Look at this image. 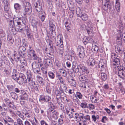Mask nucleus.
<instances>
[{
  "instance_id": "1",
  "label": "nucleus",
  "mask_w": 125,
  "mask_h": 125,
  "mask_svg": "<svg viewBox=\"0 0 125 125\" xmlns=\"http://www.w3.org/2000/svg\"><path fill=\"white\" fill-rule=\"evenodd\" d=\"M27 79H26L25 75L23 73H20L19 74V77L18 79V83H27L29 88H31V74L30 71L27 72Z\"/></svg>"
},
{
  "instance_id": "2",
  "label": "nucleus",
  "mask_w": 125,
  "mask_h": 125,
  "mask_svg": "<svg viewBox=\"0 0 125 125\" xmlns=\"http://www.w3.org/2000/svg\"><path fill=\"white\" fill-rule=\"evenodd\" d=\"M62 37L60 34H59L57 37V40L55 42L56 46L58 48H62L63 46V42L62 41Z\"/></svg>"
},
{
  "instance_id": "3",
  "label": "nucleus",
  "mask_w": 125,
  "mask_h": 125,
  "mask_svg": "<svg viewBox=\"0 0 125 125\" xmlns=\"http://www.w3.org/2000/svg\"><path fill=\"white\" fill-rule=\"evenodd\" d=\"M20 21L21 23L19 24H18V25L16 26L15 28V31L18 32H21V31L25 27V21L21 20Z\"/></svg>"
},
{
  "instance_id": "4",
  "label": "nucleus",
  "mask_w": 125,
  "mask_h": 125,
  "mask_svg": "<svg viewBox=\"0 0 125 125\" xmlns=\"http://www.w3.org/2000/svg\"><path fill=\"white\" fill-rule=\"evenodd\" d=\"M90 119V115H86L85 116L83 114L80 113L79 118L78 119V121H81L83 122H85L87 120L89 121Z\"/></svg>"
},
{
  "instance_id": "5",
  "label": "nucleus",
  "mask_w": 125,
  "mask_h": 125,
  "mask_svg": "<svg viewBox=\"0 0 125 125\" xmlns=\"http://www.w3.org/2000/svg\"><path fill=\"white\" fill-rule=\"evenodd\" d=\"M118 76L123 80L125 79V69L122 67L118 68Z\"/></svg>"
},
{
  "instance_id": "6",
  "label": "nucleus",
  "mask_w": 125,
  "mask_h": 125,
  "mask_svg": "<svg viewBox=\"0 0 125 125\" xmlns=\"http://www.w3.org/2000/svg\"><path fill=\"white\" fill-rule=\"evenodd\" d=\"M18 52L22 57H24L26 52V48L23 46H20L18 49Z\"/></svg>"
},
{
  "instance_id": "7",
  "label": "nucleus",
  "mask_w": 125,
  "mask_h": 125,
  "mask_svg": "<svg viewBox=\"0 0 125 125\" xmlns=\"http://www.w3.org/2000/svg\"><path fill=\"white\" fill-rule=\"evenodd\" d=\"M67 114L68 115L70 118L73 117L74 113V109L69 107H67L65 108Z\"/></svg>"
},
{
  "instance_id": "8",
  "label": "nucleus",
  "mask_w": 125,
  "mask_h": 125,
  "mask_svg": "<svg viewBox=\"0 0 125 125\" xmlns=\"http://www.w3.org/2000/svg\"><path fill=\"white\" fill-rule=\"evenodd\" d=\"M112 61V67L115 68L118 67L120 63L119 59H116Z\"/></svg>"
},
{
  "instance_id": "9",
  "label": "nucleus",
  "mask_w": 125,
  "mask_h": 125,
  "mask_svg": "<svg viewBox=\"0 0 125 125\" xmlns=\"http://www.w3.org/2000/svg\"><path fill=\"white\" fill-rule=\"evenodd\" d=\"M88 65L92 67L95 64V61L92 58H90L87 61Z\"/></svg>"
},
{
  "instance_id": "10",
  "label": "nucleus",
  "mask_w": 125,
  "mask_h": 125,
  "mask_svg": "<svg viewBox=\"0 0 125 125\" xmlns=\"http://www.w3.org/2000/svg\"><path fill=\"white\" fill-rule=\"evenodd\" d=\"M32 26L35 28H36L37 26V24L38 22L37 19V18L36 16H35L34 17L33 16V19L32 20Z\"/></svg>"
},
{
  "instance_id": "11",
  "label": "nucleus",
  "mask_w": 125,
  "mask_h": 125,
  "mask_svg": "<svg viewBox=\"0 0 125 125\" xmlns=\"http://www.w3.org/2000/svg\"><path fill=\"white\" fill-rule=\"evenodd\" d=\"M65 25L67 31H69L71 29V23L69 19L67 20L65 23Z\"/></svg>"
},
{
  "instance_id": "12",
  "label": "nucleus",
  "mask_w": 125,
  "mask_h": 125,
  "mask_svg": "<svg viewBox=\"0 0 125 125\" xmlns=\"http://www.w3.org/2000/svg\"><path fill=\"white\" fill-rule=\"evenodd\" d=\"M53 21L52 20H50L49 21V26L50 31H54L55 29V26L53 23Z\"/></svg>"
},
{
  "instance_id": "13",
  "label": "nucleus",
  "mask_w": 125,
  "mask_h": 125,
  "mask_svg": "<svg viewBox=\"0 0 125 125\" xmlns=\"http://www.w3.org/2000/svg\"><path fill=\"white\" fill-rule=\"evenodd\" d=\"M79 78L81 81L83 82H88V80L87 78L83 75L82 74L79 76Z\"/></svg>"
},
{
  "instance_id": "14",
  "label": "nucleus",
  "mask_w": 125,
  "mask_h": 125,
  "mask_svg": "<svg viewBox=\"0 0 125 125\" xmlns=\"http://www.w3.org/2000/svg\"><path fill=\"white\" fill-rule=\"evenodd\" d=\"M22 93V95L21 96H20V100H27L28 98V96L27 94L24 92L23 91Z\"/></svg>"
},
{
  "instance_id": "15",
  "label": "nucleus",
  "mask_w": 125,
  "mask_h": 125,
  "mask_svg": "<svg viewBox=\"0 0 125 125\" xmlns=\"http://www.w3.org/2000/svg\"><path fill=\"white\" fill-rule=\"evenodd\" d=\"M122 34H118L116 40V42L117 44H120L122 43Z\"/></svg>"
},
{
  "instance_id": "16",
  "label": "nucleus",
  "mask_w": 125,
  "mask_h": 125,
  "mask_svg": "<svg viewBox=\"0 0 125 125\" xmlns=\"http://www.w3.org/2000/svg\"><path fill=\"white\" fill-rule=\"evenodd\" d=\"M75 8L73 6H72L71 7H69V10H70L71 11V14L70 15V18H72L74 16V12L75 10Z\"/></svg>"
},
{
  "instance_id": "17",
  "label": "nucleus",
  "mask_w": 125,
  "mask_h": 125,
  "mask_svg": "<svg viewBox=\"0 0 125 125\" xmlns=\"http://www.w3.org/2000/svg\"><path fill=\"white\" fill-rule=\"evenodd\" d=\"M37 80L39 83L42 85H43L44 84L43 79L39 75L37 76Z\"/></svg>"
},
{
  "instance_id": "18",
  "label": "nucleus",
  "mask_w": 125,
  "mask_h": 125,
  "mask_svg": "<svg viewBox=\"0 0 125 125\" xmlns=\"http://www.w3.org/2000/svg\"><path fill=\"white\" fill-rule=\"evenodd\" d=\"M38 85L37 84V82L32 81V89L38 90Z\"/></svg>"
},
{
  "instance_id": "19",
  "label": "nucleus",
  "mask_w": 125,
  "mask_h": 125,
  "mask_svg": "<svg viewBox=\"0 0 125 125\" xmlns=\"http://www.w3.org/2000/svg\"><path fill=\"white\" fill-rule=\"evenodd\" d=\"M13 20L14 21V22H15L16 23L15 26V28L16 26L18 25V24H19L21 23V22H20V21H21V18L18 17H14L13 18Z\"/></svg>"
},
{
  "instance_id": "20",
  "label": "nucleus",
  "mask_w": 125,
  "mask_h": 125,
  "mask_svg": "<svg viewBox=\"0 0 125 125\" xmlns=\"http://www.w3.org/2000/svg\"><path fill=\"white\" fill-rule=\"evenodd\" d=\"M76 95L77 97V99L78 100L77 102H78V104H79L78 102L80 101L78 100V99H82L83 96L81 93L78 92H77L76 93Z\"/></svg>"
},
{
  "instance_id": "21",
  "label": "nucleus",
  "mask_w": 125,
  "mask_h": 125,
  "mask_svg": "<svg viewBox=\"0 0 125 125\" xmlns=\"http://www.w3.org/2000/svg\"><path fill=\"white\" fill-rule=\"evenodd\" d=\"M81 18L82 20L84 21H86L88 19V16L86 14L83 13L80 17Z\"/></svg>"
},
{
  "instance_id": "22",
  "label": "nucleus",
  "mask_w": 125,
  "mask_h": 125,
  "mask_svg": "<svg viewBox=\"0 0 125 125\" xmlns=\"http://www.w3.org/2000/svg\"><path fill=\"white\" fill-rule=\"evenodd\" d=\"M11 96L12 98L16 100H17L18 99V96L17 94L14 92H11L10 93Z\"/></svg>"
},
{
  "instance_id": "23",
  "label": "nucleus",
  "mask_w": 125,
  "mask_h": 125,
  "mask_svg": "<svg viewBox=\"0 0 125 125\" xmlns=\"http://www.w3.org/2000/svg\"><path fill=\"white\" fill-rule=\"evenodd\" d=\"M51 33L50 35H51V37L52 40H55V38L56 36V32H55L54 31H50Z\"/></svg>"
},
{
  "instance_id": "24",
  "label": "nucleus",
  "mask_w": 125,
  "mask_h": 125,
  "mask_svg": "<svg viewBox=\"0 0 125 125\" xmlns=\"http://www.w3.org/2000/svg\"><path fill=\"white\" fill-rule=\"evenodd\" d=\"M76 12L77 16L79 17L82 14L81 11L79 7L77 8L76 9Z\"/></svg>"
},
{
  "instance_id": "25",
  "label": "nucleus",
  "mask_w": 125,
  "mask_h": 125,
  "mask_svg": "<svg viewBox=\"0 0 125 125\" xmlns=\"http://www.w3.org/2000/svg\"><path fill=\"white\" fill-rule=\"evenodd\" d=\"M48 75L49 78L52 79H53L55 77L54 74L52 72H50L48 73Z\"/></svg>"
},
{
  "instance_id": "26",
  "label": "nucleus",
  "mask_w": 125,
  "mask_h": 125,
  "mask_svg": "<svg viewBox=\"0 0 125 125\" xmlns=\"http://www.w3.org/2000/svg\"><path fill=\"white\" fill-rule=\"evenodd\" d=\"M13 56L14 59L15 60V61L16 62H18L19 60L20 55L16 52H14L13 54Z\"/></svg>"
},
{
  "instance_id": "27",
  "label": "nucleus",
  "mask_w": 125,
  "mask_h": 125,
  "mask_svg": "<svg viewBox=\"0 0 125 125\" xmlns=\"http://www.w3.org/2000/svg\"><path fill=\"white\" fill-rule=\"evenodd\" d=\"M52 60H50L48 58L47 60H45L46 61V63H47L48 65L49 66L51 67H52L53 66L52 61Z\"/></svg>"
},
{
  "instance_id": "28",
  "label": "nucleus",
  "mask_w": 125,
  "mask_h": 125,
  "mask_svg": "<svg viewBox=\"0 0 125 125\" xmlns=\"http://www.w3.org/2000/svg\"><path fill=\"white\" fill-rule=\"evenodd\" d=\"M9 24L11 27L12 28H14L15 30V26L16 25V23L14 22V21L12 20H9Z\"/></svg>"
},
{
  "instance_id": "29",
  "label": "nucleus",
  "mask_w": 125,
  "mask_h": 125,
  "mask_svg": "<svg viewBox=\"0 0 125 125\" xmlns=\"http://www.w3.org/2000/svg\"><path fill=\"white\" fill-rule=\"evenodd\" d=\"M7 40L8 42L10 44H12L14 42L13 38L10 36H9L8 37Z\"/></svg>"
},
{
  "instance_id": "30",
  "label": "nucleus",
  "mask_w": 125,
  "mask_h": 125,
  "mask_svg": "<svg viewBox=\"0 0 125 125\" xmlns=\"http://www.w3.org/2000/svg\"><path fill=\"white\" fill-rule=\"evenodd\" d=\"M77 51L79 52V53H84V48L83 47L81 46L78 47L77 48Z\"/></svg>"
},
{
  "instance_id": "31",
  "label": "nucleus",
  "mask_w": 125,
  "mask_h": 125,
  "mask_svg": "<svg viewBox=\"0 0 125 125\" xmlns=\"http://www.w3.org/2000/svg\"><path fill=\"white\" fill-rule=\"evenodd\" d=\"M101 74V79L103 81H105L107 78L106 74L104 73H102Z\"/></svg>"
},
{
  "instance_id": "32",
  "label": "nucleus",
  "mask_w": 125,
  "mask_h": 125,
  "mask_svg": "<svg viewBox=\"0 0 125 125\" xmlns=\"http://www.w3.org/2000/svg\"><path fill=\"white\" fill-rule=\"evenodd\" d=\"M105 64L103 62H100L99 64V68H101V69L100 70L101 71H102L103 70L105 69L104 66H105Z\"/></svg>"
},
{
  "instance_id": "33",
  "label": "nucleus",
  "mask_w": 125,
  "mask_h": 125,
  "mask_svg": "<svg viewBox=\"0 0 125 125\" xmlns=\"http://www.w3.org/2000/svg\"><path fill=\"white\" fill-rule=\"evenodd\" d=\"M32 57L33 59L34 60H36L38 57L37 56L36 54L35 53L34 50H32Z\"/></svg>"
},
{
  "instance_id": "34",
  "label": "nucleus",
  "mask_w": 125,
  "mask_h": 125,
  "mask_svg": "<svg viewBox=\"0 0 125 125\" xmlns=\"http://www.w3.org/2000/svg\"><path fill=\"white\" fill-rule=\"evenodd\" d=\"M68 82H69L71 85L73 86H76V83L75 81L73 79H69Z\"/></svg>"
},
{
  "instance_id": "35",
  "label": "nucleus",
  "mask_w": 125,
  "mask_h": 125,
  "mask_svg": "<svg viewBox=\"0 0 125 125\" xmlns=\"http://www.w3.org/2000/svg\"><path fill=\"white\" fill-rule=\"evenodd\" d=\"M18 75L17 74H13L12 75L11 77L15 81H17V82H18V79L19 77Z\"/></svg>"
},
{
  "instance_id": "36",
  "label": "nucleus",
  "mask_w": 125,
  "mask_h": 125,
  "mask_svg": "<svg viewBox=\"0 0 125 125\" xmlns=\"http://www.w3.org/2000/svg\"><path fill=\"white\" fill-rule=\"evenodd\" d=\"M120 5L119 2H115V7L116 10L118 11L120 10Z\"/></svg>"
},
{
  "instance_id": "37",
  "label": "nucleus",
  "mask_w": 125,
  "mask_h": 125,
  "mask_svg": "<svg viewBox=\"0 0 125 125\" xmlns=\"http://www.w3.org/2000/svg\"><path fill=\"white\" fill-rule=\"evenodd\" d=\"M31 50H30L28 52V55L27 60L31 62Z\"/></svg>"
},
{
  "instance_id": "38",
  "label": "nucleus",
  "mask_w": 125,
  "mask_h": 125,
  "mask_svg": "<svg viewBox=\"0 0 125 125\" xmlns=\"http://www.w3.org/2000/svg\"><path fill=\"white\" fill-rule=\"evenodd\" d=\"M81 107L83 109L87 108V103L86 102H84L81 103L80 105Z\"/></svg>"
},
{
  "instance_id": "39",
  "label": "nucleus",
  "mask_w": 125,
  "mask_h": 125,
  "mask_svg": "<svg viewBox=\"0 0 125 125\" xmlns=\"http://www.w3.org/2000/svg\"><path fill=\"white\" fill-rule=\"evenodd\" d=\"M82 73L83 74L86 73L87 74L89 73V71L87 68L86 67H84L82 71Z\"/></svg>"
},
{
  "instance_id": "40",
  "label": "nucleus",
  "mask_w": 125,
  "mask_h": 125,
  "mask_svg": "<svg viewBox=\"0 0 125 125\" xmlns=\"http://www.w3.org/2000/svg\"><path fill=\"white\" fill-rule=\"evenodd\" d=\"M20 6L17 3H15L14 5V7L16 10H19L20 8Z\"/></svg>"
},
{
  "instance_id": "41",
  "label": "nucleus",
  "mask_w": 125,
  "mask_h": 125,
  "mask_svg": "<svg viewBox=\"0 0 125 125\" xmlns=\"http://www.w3.org/2000/svg\"><path fill=\"white\" fill-rule=\"evenodd\" d=\"M31 30L30 29H26L27 35L28 38L31 39Z\"/></svg>"
},
{
  "instance_id": "42",
  "label": "nucleus",
  "mask_w": 125,
  "mask_h": 125,
  "mask_svg": "<svg viewBox=\"0 0 125 125\" xmlns=\"http://www.w3.org/2000/svg\"><path fill=\"white\" fill-rule=\"evenodd\" d=\"M18 125H24L23 121L20 119L18 118L16 120Z\"/></svg>"
},
{
  "instance_id": "43",
  "label": "nucleus",
  "mask_w": 125,
  "mask_h": 125,
  "mask_svg": "<svg viewBox=\"0 0 125 125\" xmlns=\"http://www.w3.org/2000/svg\"><path fill=\"white\" fill-rule=\"evenodd\" d=\"M92 117L94 121L95 122L96 121L97 118L99 119V116L98 115H93L92 116Z\"/></svg>"
},
{
  "instance_id": "44",
  "label": "nucleus",
  "mask_w": 125,
  "mask_h": 125,
  "mask_svg": "<svg viewBox=\"0 0 125 125\" xmlns=\"http://www.w3.org/2000/svg\"><path fill=\"white\" fill-rule=\"evenodd\" d=\"M87 108L90 110H93L95 108L94 105L92 104H89L87 106Z\"/></svg>"
},
{
  "instance_id": "45",
  "label": "nucleus",
  "mask_w": 125,
  "mask_h": 125,
  "mask_svg": "<svg viewBox=\"0 0 125 125\" xmlns=\"http://www.w3.org/2000/svg\"><path fill=\"white\" fill-rule=\"evenodd\" d=\"M6 120L10 123H13L14 122V120L10 117L9 116H7L6 117Z\"/></svg>"
},
{
  "instance_id": "46",
  "label": "nucleus",
  "mask_w": 125,
  "mask_h": 125,
  "mask_svg": "<svg viewBox=\"0 0 125 125\" xmlns=\"http://www.w3.org/2000/svg\"><path fill=\"white\" fill-rule=\"evenodd\" d=\"M60 69L62 71L60 72L62 73V76L64 77H66L67 75L66 71L63 69L60 68Z\"/></svg>"
},
{
  "instance_id": "47",
  "label": "nucleus",
  "mask_w": 125,
  "mask_h": 125,
  "mask_svg": "<svg viewBox=\"0 0 125 125\" xmlns=\"http://www.w3.org/2000/svg\"><path fill=\"white\" fill-rule=\"evenodd\" d=\"M39 67L38 65L36 62L33 63L32 65V69L36 68L38 67Z\"/></svg>"
},
{
  "instance_id": "48",
  "label": "nucleus",
  "mask_w": 125,
  "mask_h": 125,
  "mask_svg": "<svg viewBox=\"0 0 125 125\" xmlns=\"http://www.w3.org/2000/svg\"><path fill=\"white\" fill-rule=\"evenodd\" d=\"M92 49L94 50V52L96 51L97 52L99 50L98 47L96 45L92 46Z\"/></svg>"
},
{
  "instance_id": "49",
  "label": "nucleus",
  "mask_w": 125,
  "mask_h": 125,
  "mask_svg": "<svg viewBox=\"0 0 125 125\" xmlns=\"http://www.w3.org/2000/svg\"><path fill=\"white\" fill-rule=\"evenodd\" d=\"M44 102H49L51 99L50 97L48 95L44 96Z\"/></svg>"
},
{
  "instance_id": "50",
  "label": "nucleus",
  "mask_w": 125,
  "mask_h": 125,
  "mask_svg": "<svg viewBox=\"0 0 125 125\" xmlns=\"http://www.w3.org/2000/svg\"><path fill=\"white\" fill-rule=\"evenodd\" d=\"M56 98L57 99V103L59 105H60L61 103V98L58 96V95H56Z\"/></svg>"
},
{
  "instance_id": "51",
  "label": "nucleus",
  "mask_w": 125,
  "mask_h": 125,
  "mask_svg": "<svg viewBox=\"0 0 125 125\" xmlns=\"http://www.w3.org/2000/svg\"><path fill=\"white\" fill-rule=\"evenodd\" d=\"M45 98L44 96L43 95H41L40 96L39 100L42 102H44Z\"/></svg>"
},
{
  "instance_id": "52",
  "label": "nucleus",
  "mask_w": 125,
  "mask_h": 125,
  "mask_svg": "<svg viewBox=\"0 0 125 125\" xmlns=\"http://www.w3.org/2000/svg\"><path fill=\"white\" fill-rule=\"evenodd\" d=\"M2 107L3 108L4 110L5 111H8L9 110V107L7 106V105L4 103L2 105Z\"/></svg>"
},
{
  "instance_id": "53",
  "label": "nucleus",
  "mask_w": 125,
  "mask_h": 125,
  "mask_svg": "<svg viewBox=\"0 0 125 125\" xmlns=\"http://www.w3.org/2000/svg\"><path fill=\"white\" fill-rule=\"evenodd\" d=\"M106 2H105V4L107 6V7L110 8V0H105Z\"/></svg>"
},
{
  "instance_id": "54",
  "label": "nucleus",
  "mask_w": 125,
  "mask_h": 125,
  "mask_svg": "<svg viewBox=\"0 0 125 125\" xmlns=\"http://www.w3.org/2000/svg\"><path fill=\"white\" fill-rule=\"evenodd\" d=\"M58 125H61L64 123L63 119H59L58 121Z\"/></svg>"
},
{
  "instance_id": "55",
  "label": "nucleus",
  "mask_w": 125,
  "mask_h": 125,
  "mask_svg": "<svg viewBox=\"0 0 125 125\" xmlns=\"http://www.w3.org/2000/svg\"><path fill=\"white\" fill-rule=\"evenodd\" d=\"M33 70L34 72L35 73H38L40 71V69L39 67L33 69Z\"/></svg>"
},
{
  "instance_id": "56",
  "label": "nucleus",
  "mask_w": 125,
  "mask_h": 125,
  "mask_svg": "<svg viewBox=\"0 0 125 125\" xmlns=\"http://www.w3.org/2000/svg\"><path fill=\"white\" fill-rule=\"evenodd\" d=\"M56 65L58 67L60 68L62 66L61 62L58 60H56L55 61Z\"/></svg>"
},
{
  "instance_id": "57",
  "label": "nucleus",
  "mask_w": 125,
  "mask_h": 125,
  "mask_svg": "<svg viewBox=\"0 0 125 125\" xmlns=\"http://www.w3.org/2000/svg\"><path fill=\"white\" fill-rule=\"evenodd\" d=\"M40 123L41 125H48L47 123L44 120L41 121Z\"/></svg>"
},
{
  "instance_id": "58",
  "label": "nucleus",
  "mask_w": 125,
  "mask_h": 125,
  "mask_svg": "<svg viewBox=\"0 0 125 125\" xmlns=\"http://www.w3.org/2000/svg\"><path fill=\"white\" fill-rule=\"evenodd\" d=\"M36 11L38 12H39L42 10V6H39L38 7H35Z\"/></svg>"
},
{
  "instance_id": "59",
  "label": "nucleus",
  "mask_w": 125,
  "mask_h": 125,
  "mask_svg": "<svg viewBox=\"0 0 125 125\" xmlns=\"http://www.w3.org/2000/svg\"><path fill=\"white\" fill-rule=\"evenodd\" d=\"M5 64V62L3 60H0V67H3Z\"/></svg>"
},
{
  "instance_id": "60",
  "label": "nucleus",
  "mask_w": 125,
  "mask_h": 125,
  "mask_svg": "<svg viewBox=\"0 0 125 125\" xmlns=\"http://www.w3.org/2000/svg\"><path fill=\"white\" fill-rule=\"evenodd\" d=\"M119 89H120V91L121 92L123 93V94H125V92L124 91V88L123 86L122 87H119Z\"/></svg>"
},
{
  "instance_id": "61",
  "label": "nucleus",
  "mask_w": 125,
  "mask_h": 125,
  "mask_svg": "<svg viewBox=\"0 0 125 125\" xmlns=\"http://www.w3.org/2000/svg\"><path fill=\"white\" fill-rule=\"evenodd\" d=\"M79 55L80 57L82 59H83L85 56L84 53H79Z\"/></svg>"
},
{
  "instance_id": "62",
  "label": "nucleus",
  "mask_w": 125,
  "mask_h": 125,
  "mask_svg": "<svg viewBox=\"0 0 125 125\" xmlns=\"http://www.w3.org/2000/svg\"><path fill=\"white\" fill-rule=\"evenodd\" d=\"M7 86L8 90L10 91H12L13 90V86L12 85H7Z\"/></svg>"
},
{
  "instance_id": "63",
  "label": "nucleus",
  "mask_w": 125,
  "mask_h": 125,
  "mask_svg": "<svg viewBox=\"0 0 125 125\" xmlns=\"http://www.w3.org/2000/svg\"><path fill=\"white\" fill-rule=\"evenodd\" d=\"M77 67H78V68L79 69L80 71H82V69H83V68L84 67L81 65H78L77 66Z\"/></svg>"
},
{
  "instance_id": "64",
  "label": "nucleus",
  "mask_w": 125,
  "mask_h": 125,
  "mask_svg": "<svg viewBox=\"0 0 125 125\" xmlns=\"http://www.w3.org/2000/svg\"><path fill=\"white\" fill-rule=\"evenodd\" d=\"M51 125H58V124L57 121H52L51 122Z\"/></svg>"
}]
</instances>
